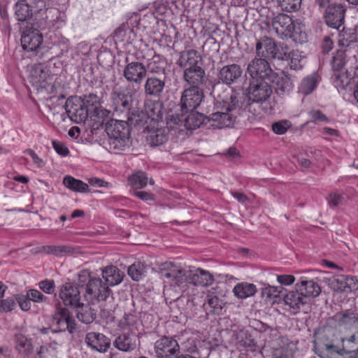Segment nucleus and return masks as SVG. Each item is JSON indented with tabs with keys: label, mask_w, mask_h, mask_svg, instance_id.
Masks as SVG:
<instances>
[{
	"label": "nucleus",
	"mask_w": 358,
	"mask_h": 358,
	"mask_svg": "<svg viewBox=\"0 0 358 358\" xmlns=\"http://www.w3.org/2000/svg\"><path fill=\"white\" fill-rule=\"evenodd\" d=\"M285 59H289V66L292 70L298 71L303 68L304 57L298 50H293L288 55L285 52Z\"/></svg>",
	"instance_id": "79ce46f5"
},
{
	"label": "nucleus",
	"mask_w": 358,
	"mask_h": 358,
	"mask_svg": "<svg viewBox=\"0 0 358 358\" xmlns=\"http://www.w3.org/2000/svg\"><path fill=\"white\" fill-rule=\"evenodd\" d=\"M268 81L275 86V90L279 94L288 93L293 90L294 83L291 77L285 71L273 72Z\"/></svg>",
	"instance_id": "6ab92c4d"
},
{
	"label": "nucleus",
	"mask_w": 358,
	"mask_h": 358,
	"mask_svg": "<svg viewBox=\"0 0 358 358\" xmlns=\"http://www.w3.org/2000/svg\"><path fill=\"white\" fill-rule=\"evenodd\" d=\"M17 301L22 310L28 311L30 310L31 306V300L26 295L19 296L17 298Z\"/></svg>",
	"instance_id": "774afa93"
},
{
	"label": "nucleus",
	"mask_w": 358,
	"mask_h": 358,
	"mask_svg": "<svg viewBox=\"0 0 358 358\" xmlns=\"http://www.w3.org/2000/svg\"><path fill=\"white\" fill-rule=\"evenodd\" d=\"M85 342L92 350L106 352L110 346V340L104 334L96 332L87 334Z\"/></svg>",
	"instance_id": "f3484780"
},
{
	"label": "nucleus",
	"mask_w": 358,
	"mask_h": 358,
	"mask_svg": "<svg viewBox=\"0 0 358 358\" xmlns=\"http://www.w3.org/2000/svg\"><path fill=\"white\" fill-rule=\"evenodd\" d=\"M289 126L290 124L288 121H280L272 124V130L275 134L282 135L286 133Z\"/></svg>",
	"instance_id": "052dcab7"
},
{
	"label": "nucleus",
	"mask_w": 358,
	"mask_h": 358,
	"mask_svg": "<svg viewBox=\"0 0 358 358\" xmlns=\"http://www.w3.org/2000/svg\"><path fill=\"white\" fill-rule=\"evenodd\" d=\"M224 303L215 295H208L207 301L203 304L206 310L212 314L220 315L222 313Z\"/></svg>",
	"instance_id": "58836bf2"
},
{
	"label": "nucleus",
	"mask_w": 358,
	"mask_h": 358,
	"mask_svg": "<svg viewBox=\"0 0 358 358\" xmlns=\"http://www.w3.org/2000/svg\"><path fill=\"white\" fill-rule=\"evenodd\" d=\"M26 296L35 303L47 302L48 297L44 296L41 292L37 289H31L27 292Z\"/></svg>",
	"instance_id": "6e6d98bb"
},
{
	"label": "nucleus",
	"mask_w": 358,
	"mask_h": 358,
	"mask_svg": "<svg viewBox=\"0 0 358 358\" xmlns=\"http://www.w3.org/2000/svg\"><path fill=\"white\" fill-rule=\"evenodd\" d=\"M168 129L164 127L148 129L146 141L152 146H159L167 141Z\"/></svg>",
	"instance_id": "cd10ccee"
},
{
	"label": "nucleus",
	"mask_w": 358,
	"mask_h": 358,
	"mask_svg": "<svg viewBox=\"0 0 358 358\" xmlns=\"http://www.w3.org/2000/svg\"><path fill=\"white\" fill-rule=\"evenodd\" d=\"M283 301L286 306H289L294 315L299 313L301 308L308 303V301H306L296 288L295 290L289 291L283 295Z\"/></svg>",
	"instance_id": "393cba45"
},
{
	"label": "nucleus",
	"mask_w": 358,
	"mask_h": 358,
	"mask_svg": "<svg viewBox=\"0 0 358 358\" xmlns=\"http://www.w3.org/2000/svg\"><path fill=\"white\" fill-rule=\"evenodd\" d=\"M102 277L108 286H115L122 282L124 273L115 266L110 265L102 269Z\"/></svg>",
	"instance_id": "c85d7f7f"
},
{
	"label": "nucleus",
	"mask_w": 358,
	"mask_h": 358,
	"mask_svg": "<svg viewBox=\"0 0 358 358\" xmlns=\"http://www.w3.org/2000/svg\"><path fill=\"white\" fill-rule=\"evenodd\" d=\"M155 352L157 358H175L180 353V345L173 337L162 336L155 343Z\"/></svg>",
	"instance_id": "39448f33"
},
{
	"label": "nucleus",
	"mask_w": 358,
	"mask_h": 358,
	"mask_svg": "<svg viewBox=\"0 0 358 358\" xmlns=\"http://www.w3.org/2000/svg\"><path fill=\"white\" fill-rule=\"evenodd\" d=\"M282 10L287 12H294L301 7V0H277Z\"/></svg>",
	"instance_id": "3c124183"
},
{
	"label": "nucleus",
	"mask_w": 358,
	"mask_h": 358,
	"mask_svg": "<svg viewBox=\"0 0 358 358\" xmlns=\"http://www.w3.org/2000/svg\"><path fill=\"white\" fill-rule=\"evenodd\" d=\"M106 131L108 136L106 149L118 154L127 146L130 134L129 125L126 120H110L106 123Z\"/></svg>",
	"instance_id": "f03ea898"
},
{
	"label": "nucleus",
	"mask_w": 358,
	"mask_h": 358,
	"mask_svg": "<svg viewBox=\"0 0 358 358\" xmlns=\"http://www.w3.org/2000/svg\"><path fill=\"white\" fill-rule=\"evenodd\" d=\"M165 85V79L155 76L148 77L144 84L145 93L149 96L158 97L164 92Z\"/></svg>",
	"instance_id": "bb28decb"
},
{
	"label": "nucleus",
	"mask_w": 358,
	"mask_h": 358,
	"mask_svg": "<svg viewBox=\"0 0 358 358\" xmlns=\"http://www.w3.org/2000/svg\"><path fill=\"white\" fill-rule=\"evenodd\" d=\"M343 200V195L337 192L329 194L327 197L328 204L331 208H334L341 205Z\"/></svg>",
	"instance_id": "680f3d73"
},
{
	"label": "nucleus",
	"mask_w": 358,
	"mask_h": 358,
	"mask_svg": "<svg viewBox=\"0 0 358 358\" xmlns=\"http://www.w3.org/2000/svg\"><path fill=\"white\" fill-rule=\"evenodd\" d=\"M52 76L43 65L32 67L29 74V81L37 90L46 89L51 84Z\"/></svg>",
	"instance_id": "4468645a"
},
{
	"label": "nucleus",
	"mask_w": 358,
	"mask_h": 358,
	"mask_svg": "<svg viewBox=\"0 0 358 358\" xmlns=\"http://www.w3.org/2000/svg\"><path fill=\"white\" fill-rule=\"evenodd\" d=\"M282 286L267 285L262 290V295L266 299H274L280 296L283 291Z\"/></svg>",
	"instance_id": "603ef678"
},
{
	"label": "nucleus",
	"mask_w": 358,
	"mask_h": 358,
	"mask_svg": "<svg viewBox=\"0 0 358 358\" xmlns=\"http://www.w3.org/2000/svg\"><path fill=\"white\" fill-rule=\"evenodd\" d=\"M243 70L241 67L236 64H229L224 66L219 71L218 78L222 83L231 85L235 83L242 76Z\"/></svg>",
	"instance_id": "4be33fe9"
},
{
	"label": "nucleus",
	"mask_w": 358,
	"mask_h": 358,
	"mask_svg": "<svg viewBox=\"0 0 358 358\" xmlns=\"http://www.w3.org/2000/svg\"><path fill=\"white\" fill-rule=\"evenodd\" d=\"M320 80V76L316 73H313L306 76L302 80L299 87V92L303 95H308L311 94L317 87Z\"/></svg>",
	"instance_id": "f704fd0d"
},
{
	"label": "nucleus",
	"mask_w": 358,
	"mask_h": 358,
	"mask_svg": "<svg viewBox=\"0 0 358 358\" xmlns=\"http://www.w3.org/2000/svg\"><path fill=\"white\" fill-rule=\"evenodd\" d=\"M268 25H271L276 34L281 37H291L294 31V24L292 19L286 14H278L267 21Z\"/></svg>",
	"instance_id": "1a4fd4ad"
},
{
	"label": "nucleus",
	"mask_w": 358,
	"mask_h": 358,
	"mask_svg": "<svg viewBox=\"0 0 358 358\" xmlns=\"http://www.w3.org/2000/svg\"><path fill=\"white\" fill-rule=\"evenodd\" d=\"M331 68L334 73L342 71L345 64V52L343 50H338L331 60Z\"/></svg>",
	"instance_id": "49530a36"
},
{
	"label": "nucleus",
	"mask_w": 358,
	"mask_h": 358,
	"mask_svg": "<svg viewBox=\"0 0 358 358\" xmlns=\"http://www.w3.org/2000/svg\"><path fill=\"white\" fill-rule=\"evenodd\" d=\"M295 288L301 292L306 301L309 298H315L321 293V287L317 282L313 280H306L304 278H301L295 284Z\"/></svg>",
	"instance_id": "5701e85b"
},
{
	"label": "nucleus",
	"mask_w": 358,
	"mask_h": 358,
	"mask_svg": "<svg viewBox=\"0 0 358 358\" xmlns=\"http://www.w3.org/2000/svg\"><path fill=\"white\" fill-rule=\"evenodd\" d=\"M166 59L165 57L155 54L149 59L147 65V71L151 73L160 74L165 73L166 67Z\"/></svg>",
	"instance_id": "473e14b6"
},
{
	"label": "nucleus",
	"mask_w": 358,
	"mask_h": 358,
	"mask_svg": "<svg viewBox=\"0 0 358 358\" xmlns=\"http://www.w3.org/2000/svg\"><path fill=\"white\" fill-rule=\"evenodd\" d=\"M52 322L56 325L55 332H60L68 330L72 334L76 329L75 320L70 315L69 310L65 307L57 308L52 315Z\"/></svg>",
	"instance_id": "9d476101"
},
{
	"label": "nucleus",
	"mask_w": 358,
	"mask_h": 358,
	"mask_svg": "<svg viewBox=\"0 0 358 358\" xmlns=\"http://www.w3.org/2000/svg\"><path fill=\"white\" fill-rule=\"evenodd\" d=\"M159 273L163 278L168 279L177 285L183 282L185 270L172 262L163 263L159 268Z\"/></svg>",
	"instance_id": "dca6fc26"
},
{
	"label": "nucleus",
	"mask_w": 358,
	"mask_h": 358,
	"mask_svg": "<svg viewBox=\"0 0 358 358\" xmlns=\"http://www.w3.org/2000/svg\"><path fill=\"white\" fill-rule=\"evenodd\" d=\"M280 51L277 44L271 38L264 36L257 40L255 45V52L257 57L266 59V60L278 58L284 60L285 52Z\"/></svg>",
	"instance_id": "7ed1b4c3"
},
{
	"label": "nucleus",
	"mask_w": 358,
	"mask_h": 358,
	"mask_svg": "<svg viewBox=\"0 0 358 358\" xmlns=\"http://www.w3.org/2000/svg\"><path fill=\"white\" fill-rule=\"evenodd\" d=\"M112 99L116 113L124 114L128 117L132 107V96L120 91H114L112 93Z\"/></svg>",
	"instance_id": "412c9836"
},
{
	"label": "nucleus",
	"mask_w": 358,
	"mask_h": 358,
	"mask_svg": "<svg viewBox=\"0 0 358 358\" xmlns=\"http://www.w3.org/2000/svg\"><path fill=\"white\" fill-rule=\"evenodd\" d=\"M203 98V93L200 88L189 87L185 89L180 99L182 112H193L200 105Z\"/></svg>",
	"instance_id": "6e6552de"
},
{
	"label": "nucleus",
	"mask_w": 358,
	"mask_h": 358,
	"mask_svg": "<svg viewBox=\"0 0 358 358\" xmlns=\"http://www.w3.org/2000/svg\"><path fill=\"white\" fill-rule=\"evenodd\" d=\"M64 185L69 189L80 193H86L90 192L89 186L87 183L80 180L74 178L71 176H66L63 179Z\"/></svg>",
	"instance_id": "c9c22d12"
},
{
	"label": "nucleus",
	"mask_w": 358,
	"mask_h": 358,
	"mask_svg": "<svg viewBox=\"0 0 358 358\" xmlns=\"http://www.w3.org/2000/svg\"><path fill=\"white\" fill-rule=\"evenodd\" d=\"M65 109L69 118L76 123L84 122L90 112V109L82 103L81 99L78 96L68 98Z\"/></svg>",
	"instance_id": "423d86ee"
},
{
	"label": "nucleus",
	"mask_w": 358,
	"mask_h": 358,
	"mask_svg": "<svg viewBox=\"0 0 358 358\" xmlns=\"http://www.w3.org/2000/svg\"><path fill=\"white\" fill-rule=\"evenodd\" d=\"M42 43L43 36L36 29L26 31L21 37L22 47L27 52H36Z\"/></svg>",
	"instance_id": "a211bd4d"
},
{
	"label": "nucleus",
	"mask_w": 358,
	"mask_h": 358,
	"mask_svg": "<svg viewBox=\"0 0 358 358\" xmlns=\"http://www.w3.org/2000/svg\"><path fill=\"white\" fill-rule=\"evenodd\" d=\"M238 345L240 347L244 348L247 351H257V346L251 336H248L245 335V339L242 337L241 339L238 341Z\"/></svg>",
	"instance_id": "13d9d810"
},
{
	"label": "nucleus",
	"mask_w": 358,
	"mask_h": 358,
	"mask_svg": "<svg viewBox=\"0 0 358 358\" xmlns=\"http://www.w3.org/2000/svg\"><path fill=\"white\" fill-rule=\"evenodd\" d=\"M344 18L345 9L341 4L332 3L328 6L324 10L326 24L337 31L343 25Z\"/></svg>",
	"instance_id": "ddd939ff"
},
{
	"label": "nucleus",
	"mask_w": 358,
	"mask_h": 358,
	"mask_svg": "<svg viewBox=\"0 0 358 358\" xmlns=\"http://www.w3.org/2000/svg\"><path fill=\"white\" fill-rule=\"evenodd\" d=\"M191 282L194 285L208 287L214 282V277L209 271L198 268L190 277Z\"/></svg>",
	"instance_id": "c756f323"
},
{
	"label": "nucleus",
	"mask_w": 358,
	"mask_h": 358,
	"mask_svg": "<svg viewBox=\"0 0 358 358\" xmlns=\"http://www.w3.org/2000/svg\"><path fill=\"white\" fill-rule=\"evenodd\" d=\"M41 251L46 254L61 255L62 254L71 252V249L70 248L64 245H45L41 248Z\"/></svg>",
	"instance_id": "864d4df0"
},
{
	"label": "nucleus",
	"mask_w": 358,
	"mask_h": 358,
	"mask_svg": "<svg viewBox=\"0 0 358 358\" xmlns=\"http://www.w3.org/2000/svg\"><path fill=\"white\" fill-rule=\"evenodd\" d=\"M113 37L116 43H131L135 38V34L128 24H123L115 29Z\"/></svg>",
	"instance_id": "7c9ffc66"
},
{
	"label": "nucleus",
	"mask_w": 358,
	"mask_h": 358,
	"mask_svg": "<svg viewBox=\"0 0 358 358\" xmlns=\"http://www.w3.org/2000/svg\"><path fill=\"white\" fill-rule=\"evenodd\" d=\"M333 76L334 78V83L338 88L345 89L350 83V78L345 72L339 71L334 73Z\"/></svg>",
	"instance_id": "8fccbe9b"
},
{
	"label": "nucleus",
	"mask_w": 358,
	"mask_h": 358,
	"mask_svg": "<svg viewBox=\"0 0 358 358\" xmlns=\"http://www.w3.org/2000/svg\"><path fill=\"white\" fill-rule=\"evenodd\" d=\"M140 341L136 333L129 331L119 335L114 341L113 345L119 350L131 352L135 350Z\"/></svg>",
	"instance_id": "aec40b11"
},
{
	"label": "nucleus",
	"mask_w": 358,
	"mask_h": 358,
	"mask_svg": "<svg viewBox=\"0 0 358 358\" xmlns=\"http://www.w3.org/2000/svg\"><path fill=\"white\" fill-rule=\"evenodd\" d=\"M38 286L46 294H51L55 292V282L52 280H42L38 283Z\"/></svg>",
	"instance_id": "e2e57ef3"
},
{
	"label": "nucleus",
	"mask_w": 358,
	"mask_h": 358,
	"mask_svg": "<svg viewBox=\"0 0 358 358\" xmlns=\"http://www.w3.org/2000/svg\"><path fill=\"white\" fill-rule=\"evenodd\" d=\"M16 349L21 353L29 355L33 350L32 343L24 335L18 334L15 336Z\"/></svg>",
	"instance_id": "ea45409f"
},
{
	"label": "nucleus",
	"mask_w": 358,
	"mask_h": 358,
	"mask_svg": "<svg viewBox=\"0 0 358 358\" xmlns=\"http://www.w3.org/2000/svg\"><path fill=\"white\" fill-rule=\"evenodd\" d=\"M272 88L266 80H256L250 83L248 88V98L253 102H264L272 94Z\"/></svg>",
	"instance_id": "f8f14e48"
},
{
	"label": "nucleus",
	"mask_w": 358,
	"mask_h": 358,
	"mask_svg": "<svg viewBox=\"0 0 358 358\" xmlns=\"http://www.w3.org/2000/svg\"><path fill=\"white\" fill-rule=\"evenodd\" d=\"M273 72L268 61L257 55L248 63L247 66V73L256 80H268Z\"/></svg>",
	"instance_id": "0eeeda50"
},
{
	"label": "nucleus",
	"mask_w": 358,
	"mask_h": 358,
	"mask_svg": "<svg viewBox=\"0 0 358 358\" xmlns=\"http://www.w3.org/2000/svg\"><path fill=\"white\" fill-rule=\"evenodd\" d=\"M79 98L81 99L82 103L91 112H95L100 106L99 97L96 94L89 93Z\"/></svg>",
	"instance_id": "c03bdc74"
},
{
	"label": "nucleus",
	"mask_w": 358,
	"mask_h": 358,
	"mask_svg": "<svg viewBox=\"0 0 358 358\" xmlns=\"http://www.w3.org/2000/svg\"><path fill=\"white\" fill-rule=\"evenodd\" d=\"M136 322V317L131 313H125L124 317L119 322V327L122 329H129L132 331V328L135 325Z\"/></svg>",
	"instance_id": "5fc2aeb1"
},
{
	"label": "nucleus",
	"mask_w": 358,
	"mask_h": 358,
	"mask_svg": "<svg viewBox=\"0 0 358 358\" xmlns=\"http://www.w3.org/2000/svg\"><path fill=\"white\" fill-rule=\"evenodd\" d=\"M273 358H294V352L291 349L282 348L275 350Z\"/></svg>",
	"instance_id": "0e129e2a"
},
{
	"label": "nucleus",
	"mask_w": 358,
	"mask_h": 358,
	"mask_svg": "<svg viewBox=\"0 0 358 358\" xmlns=\"http://www.w3.org/2000/svg\"><path fill=\"white\" fill-rule=\"evenodd\" d=\"M197 343L199 341L193 337L189 338L182 343L185 350L189 353H195L197 352Z\"/></svg>",
	"instance_id": "69168bd1"
},
{
	"label": "nucleus",
	"mask_w": 358,
	"mask_h": 358,
	"mask_svg": "<svg viewBox=\"0 0 358 358\" xmlns=\"http://www.w3.org/2000/svg\"><path fill=\"white\" fill-rule=\"evenodd\" d=\"M176 64L184 70L201 65L200 56L196 50L190 49L180 52Z\"/></svg>",
	"instance_id": "a878e982"
},
{
	"label": "nucleus",
	"mask_w": 358,
	"mask_h": 358,
	"mask_svg": "<svg viewBox=\"0 0 358 358\" xmlns=\"http://www.w3.org/2000/svg\"><path fill=\"white\" fill-rule=\"evenodd\" d=\"M163 104L160 101H151L145 105V111L148 117L155 122H159L163 117Z\"/></svg>",
	"instance_id": "4c0bfd02"
},
{
	"label": "nucleus",
	"mask_w": 358,
	"mask_h": 358,
	"mask_svg": "<svg viewBox=\"0 0 358 358\" xmlns=\"http://www.w3.org/2000/svg\"><path fill=\"white\" fill-rule=\"evenodd\" d=\"M15 306L13 299L8 298L5 300L0 301V312L11 311Z\"/></svg>",
	"instance_id": "338daca9"
},
{
	"label": "nucleus",
	"mask_w": 358,
	"mask_h": 358,
	"mask_svg": "<svg viewBox=\"0 0 358 358\" xmlns=\"http://www.w3.org/2000/svg\"><path fill=\"white\" fill-rule=\"evenodd\" d=\"M257 292L256 285L247 282L238 283L233 289L234 296L241 299L253 296Z\"/></svg>",
	"instance_id": "2f4dec72"
},
{
	"label": "nucleus",
	"mask_w": 358,
	"mask_h": 358,
	"mask_svg": "<svg viewBox=\"0 0 358 358\" xmlns=\"http://www.w3.org/2000/svg\"><path fill=\"white\" fill-rule=\"evenodd\" d=\"M94 277L91 275V273L87 270H83L78 274V284L76 285L79 288L83 287H87V284L94 279Z\"/></svg>",
	"instance_id": "4d7b16f0"
},
{
	"label": "nucleus",
	"mask_w": 358,
	"mask_h": 358,
	"mask_svg": "<svg viewBox=\"0 0 358 358\" xmlns=\"http://www.w3.org/2000/svg\"><path fill=\"white\" fill-rule=\"evenodd\" d=\"M129 181L133 187L141 189L146 186L148 176L144 172H138L130 177Z\"/></svg>",
	"instance_id": "09e8293b"
},
{
	"label": "nucleus",
	"mask_w": 358,
	"mask_h": 358,
	"mask_svg": "<svg viewBox=\"0 0 358 358\" xmlns=\"http://www.w3.org/2000/svg\"><path fill=\"white\" fill-rule=\"evenodd\" d=\"M206 73L201 65L184 70L183 79L191 87H198L204 84Z\"/></svg>",
	"instance_id": "b1692460"
},
{
	"label": "nucleus",
	"mask_w": 358,
	"mask_h": 358,
	"mask_svg": "<svg viewBox=\"0 0 358 358\" xmlns=\"http://www.w3.org/2000/svg\"><path fill=\"white\" fill-rule=\"evenodd\" d=\"M59 296L65 306L76 307L80 303V292L73 282H66L61 287Z\"/></svg>",
	"instance_id": "2eb2a0df"
},
{
	"label": "nucleus",
	"mask_w": 358,
	"mask_h": 358,
	"mask_svg": "<svg viewBox=\"0 0 358 358\" xmlns=\"http://www.w3.org/2000/svg\"><path fill=\"white\" fill-rule=\"evenodd\" d=\"M49 0H31L29 3L33 13H40L48 10L47 6Z\"/></svg>",
	"instance_id": "bf43d9fd"
},
{
	"label": "nucleus",
	"mask_w": 358,
	"mask_h": 358,
	"mask_svg": "<svg viewBox=\"0 0 358 358\" xmlns=\"http://www.w3.org/2000/svg\"><path fill=\"white\" fill-rule=\"evenodd\" d=\"M145 271V267L141 262H135L128 268V275L133 280H140Z\"/></svg>",
	"instance_id": "de8ad7c7"
},
{
	"label": "nucleus",
	"mask_w": 358,
	"mask_h": 358,
	"mask_svg": "<svg viewBox=\"0 0 358 358\" xmlns=\"http://www.w3.org/2000/svg\"><path fill=\"white\" fill-rule=\"evenodd\" d=\"M220 87L217 85L213 87L212 94L217 110L208 117L210 125L215 129L231 127L241 108L238 95L227 89L220 92Z\"/></svg>",
	"instance_id": "f257e3e1"
},
{
	"label": "nucleus",
	"mask_w": 358,
	"mask_h": 358,
	"mask_svg": "<svg viewBox=\"0 0 358 358\" xmlns=\"http://www.w3.org/2000/svg\"><path fill=\"white\" fill-rule=\"evenodd\" d=\"M77 318L85 324L92 323L96 318V313L92 308L90 304L80 303V305L76 306Z\"/></svg>",
	"instance_id": "72a5a7b5"
},
{
	"label": "nucleus",
	"mask_w": 358,
	"mask_h": 358,
	"mask_svg": "<svg viewBox=\"0 0 358 358\" xmlns=\"http://www.w3.org/2000/svg\"><path fill=\"white\" fill-rule=\"evenodd\" d=\"M147 68L140 62H127L123 69L124 78L131 83L141 85L147 76Z\"/></svg>",
	"instance_id": "9b49d317"
},
{
	"label": "nucleus",
	"mask_w": 358,
	"mask_h": 358,
	"mask_svg": "<svg viewBox=\"0 0 358 358\" xmlns=\"http://www.w3.org/2000/svg\"><path fill=\"white\" fill-rule=\"evenodd\" d=\"M356 313L350 310L337 313L332 317V320L337 322L340 327H354Z\"/></svg>",
	"instance_id": "e433bc0d"
},
{
	"label": "nucleus",
	"mask_w": 358,
	"mask_h": 358,
	"mask_svg": "<svg viewBox=\"0 0 358 358\" xmlns=\"http://www.w3.org/2000/svg\"><path fill=\"white\" fill-rule=\"evenodd\" d=\"M15 13L18 21L24 22L34 14L29 3H17L15 6Z\"/></svg>",
	"instance_id": "a19ab883"
},
{
	"label": "nucleus",
	"mask_w": 358,
	"mask_h": 358,
	"mask_svg": "<svg viewBox=\"0 0 358 358\" xmlns=\"http://www.w3.org/2000/svg\"><path fill=\"white\" fill-rule=\"evenodd\" d=\"M203 122V118L199 113L191 112L184 120V126L188 130L199 128Z\"/></svg>",
	"instance_id": "37998d69"
},
{
	"label": "nucleus",
	"mask_w": 358,
	"mask_h": 358,
	"mask_svg": "<svg viewBox=\"0 0 358 358\" xmlns=\"http://www.w3.org/2000/svg\"><path fill=\"white\" fill-rule=\"evenodd\" d=\"M357 39V34L354 30L343 29L342 32L339 34L338 43L341 46L347 48L352 43H355Z\"/></svg>",
	"instance_id": "a18cd8bd"
},
{
	"label": "nucleus",
	"mask_w": 358,
	"mask_h": 358,
	"mask_svg": "<svg viewBox=\"0 0 358 358\" xmlns=\"http://www.w3.org/2000/svg\"><path fill=\"white\" fill-rule=\"evenodd\" d=\"M110 292L111 290L108 286L103 282L101 278L94 277L89 284H87L84 296L89 301H106Z\"/></svg>",
	"instance_id": "20e7f679"
}]
</instances>
